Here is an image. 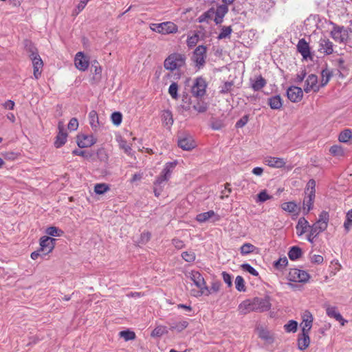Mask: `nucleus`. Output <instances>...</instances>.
I'll return each mask as SVG.
<instances>
[{"label":"nucleus","mask_w":352,"mask_h":352,"mask_svg":"<svg viewBox=\"0 0 352 352\" xmlns=\"http://www.w3.org/2000/svg\"><path fill=\"white\" fill-rule=\"evenodd\" d=\"M214 13V10L213 8L209 9L208 11L203 13L198 18V21L199 23L208 22V19H211Z\"/></svg>","instance_id":"e433bc0d"},{"label":"nucleus","mask_w":352,"mask_h":352,"mask_svg":"<svg viewBox=\"0 0 352 352\" xmlns=\"http://www.w3.org/2000/svg\"><path fill=\"white\" fill-rule=\"evenodd\" d=\"M175 162H168L165 164L160 175L157 177L154 182V194L158 197L162 191L163 187L170 177L173 169L175 167Z\"/></svg>","instance_id":"f03ea898"},{"label":"nucleus","mask_w":352,"mask_h":352,"mask_svg":"<svg viewBox=\"0 0 352 352\" xmlns=\"http://www.w3.org/2000/svg\"><path fill=\"white\" fill-rule=\"evenodd\" d=\"M46 233L52 236H60L63 234V231L56 227L51 226L47 228Z\"/></svg>","instance_id":"c03bdc74"},{"label":"nucleus","mask_w":352,"mask_h":352,"mask_svg":"<svg viewBox=\"0 0 352 352\" xmlns=\"http://www.w3.org/2000/svg\"><path fill=\"white\" fill-rule=\"evenodd\" d=\"M266 165L272 168H280L285 166L286 162L283 158L267 156L264 159Z\"/></svg>","instance_id":"aec40b11"},{"label":"nucleus","mask_w":352,"mask_h":352,"mask_svg":"<svg viewBox=\"0 0 352 352\" xmlns=\"http://www.w3.org/2000/svg\"><path fill=\"white\" fill-rule=\"evenodd\" d=\"M168 333L167 328L165 326H158L155 327L152 333L151 336L153 337H161L162 336Z\"/></svg>","instance_id":"f704fd0d"},{"label":"nucleus","mask_w":352,"mask_h":352,"mask_svg":"<svg viewBox=\"0 0 352 352\" xmlns=\"http://www.w3.org/2000/svg\"><path fill=\"white\" fill-rule=\"evenodd\" d=\"M248 120L249 116L245 115L236 122L235 126L236 128H242L248 123Z\"/></svg>","instance_id":"13d9d810"},{"label":"nucleus","mask_w":352,"mask_h":352,"mask_svg":"<svg viewBox=\"0 0 352 352\" xmlns=\"http://www.w3.org/2000/svg\"><path fill=\"white\" fill-rule=\"evenodd\" d=\"M192 108L198 113H204L208 109V105L204 102H198L193 105Z\"/></svg>","instance_id":"3c124183"},{"label":"nucleus","mask_w":352,"mask_h":352,"mask_svg":"<svg viewBox=\"0 0 352 352\" xmlns=\"http://www.w3.org/2000/svg\"><path fill=\"white\" fill-rule=\"evenodd\" d=\"M177 30V26L170 21L162 23L157 28V32L163 34L175 33Z\"/></svg>","instance_id":"dca6fc26"},{"label":"nucleus","mask_w":352,"mask_h":352,"mask_svg":"<svg viewBox=\"0 0 352 352\" xmlns=\"http://www.w3.org/2000/svg\"><path fill=\"white\" fill-rule=\"evenodd\" d=\"M288 99L292 102H300L303 96V91L301 88L296 86H292L287 91Z\"/></svg>","instance_id":"ddd939ff"},{"label":"nucleus","mask_w":352,"mask_h":352,"mask_svg":"<svg viewBox=\"0 0 352 352\" xmlns=\"http://www.w3.org/2000/svg\"><path fill=\"white\" fill-rule=\"evenodd\" d=\"M228 12V7L226 4H221L217 7L216 10H214V13L216 16H223L224 17L225 15Z\"/></svg>","instance_id":"58836bf2"},{"label":"nucleus","mask_w":352,"mask_h":352,"mask_svg":"<svg viewBox=\"0 0 352 352\" xmlns=\"http://www.w3.org/2000/svg\"><path fill=\"white\" fill-rule=\"evenodd\" d=\"M318 51L324 55H330L333 52V44L327 38H321L318 42Z\"/></svg>","instance_id":"f8f14e48"},{"label":"nucleus","mask_w":352,"mask_h":352,"mask_svg":"<svg viewBox=\"0 0 352 352\" xmlns=\"http://www.w3.org/2000/svg\"><path fill=\"white\" fill-rule=\"evenodd\" d=\"M113 124L116 126H119L122 120V115L119 111L113 112L111 116Z\"/></svg>","instance_id":"49530a36"},{"label":"nucleus","mask_w":352,"mask_h":352,"mask_svg":"<svg viewBox=\"0 0 352 352\" xmlns=\"http://www.w3.org/2000/svg\"><path fill=\"white\" fill-rule=\"evenodd\" d=\"M198 39L199 36L197 34L188 37L187 39V45L189 47H194L197 44Z\"/></svg>","instance_id":"bf43d9fd"},{"label":"nucleus","mask_w":352,"mask_h":352,"mask_svg":"<svg viewBox=\"0 0 352 352\" xmlns=\"http://www.w3.org/2000/svg\"><path fill=\"white\" fill-rule=\"evenodd\" d=\"M235 287L239 292H245L246 287L245 285V281L242 276H237L235 278Z\"/></svg>","instance_id":"ea45409f"},{"label":"nucleus","mask_w":352,"mask_h":352,"mask_svg":"<svg viewBox=\"0 0 352 352\" xmlns=\"http://www.w3.org/2000/svg\"><path fill=\"white\" fill-rule=\"evenodd\" d=\"M302 318V322L300 324L302 329V333H309L312 327L313 316L309 311H306L303 313Z\"/></svg>","instance_id":"4468645a"},{"label":"nucleus","mask_w":352,"mask_h":352,"mask_svg":"<svg viewBox=\"0 0 352 352\" xmlns=\"http://www.w3.org/2000/svg\"><path fill=\"white\" fill-rule=\"evenodd\" d=\"M210 219L212 221H217L220 219V217L213 210H209L206 212L199 213L196 217V220L199 223H204Z\"/></svg>","instance_id":"5701e85b"},{"label":"nucleus","mask_w":352,"mask_h":352,"mask_svg":"<svg viewBox=\"0 0 352 352\" xmlns=\"http://www.w3.org/2000/svg\"><path fill=\"white\" fill-rule=\"evenodd\" d=\"M72 154L74 155L82 156L85 158H89V157H91V153H89L86 152L85 151H82V150H78V149L74 150L72 151Z\"/></svg>","instance_id":"0e129e2a"},{"label":"nucleus","mask_w":352,"mask_h":352,"mask_svg":"<svg viewBox=\"0 0 352 352\" xmlns=\"http://www.w3.org/2000/svg\"><path fill=\"white\" fill-rule=\"evenodd\" d=\"M306 75H307V73H306L305 69H302L298 74H297L296 79H295V82L298 84L301 83L303 81V80L305 79Z\"/></svg>","instance_id":"338daca9"},{"label":"nucleus","mask_w":352,"mask_h":352,"mask_svg":"<svg viewBox=\"0 0 352 352\" xmlns=\"http://www.w3.org/2000/svg\"><path fill=\"white\" fill-rule=\"evenodd\" d=\"M321 75H322L321 83H322V86H324L329 82V81L331 78V73L329 69H322V71L321 72Z\"/></svg>","instance_id":"09e8293b"},{"label":"nucleus","mask_w":352,"mask_h":352,"mask_svg":"<svg viewBox=\"0 0 352 352\" xmlns=\"http://www.w3.org/2000/svg\"><path fill=\"white\" fill-rule=\"evenodd\" d=\"M55 239L50 236H44L40 239V249L42 254L45 256L50 253L54 248Z\"/></svg>","instance_id":"9d476101"},{"label":"nucleus","mask_w":352,"mask_h":352,"mask_svg":"<svg viewBox=\"0 0 352 352\" xmlns=\"http://www.w3.org/2000/svg\"><path fill=\"white\" fill-rule=\"evenodd\" d=\"M232 32L231 26H223L221 28V32L217 36L219 40L229 37Z\"/></svg>","instance_id":"79ce46f5"},{"label":"nucleus","mask_w":352,"mask_h":352,"mask_svg":"<svg viewBox=\"0 0 352 352\" xmlns=\"http://www.w3.org/2000/svg\"><path fill=\"white\" fill-rule=\"evenodd\" d=\"M330 153L336 157H342L344 155V149L341 146L333 145L329 149Z\"/></svg>","instance_id":"c9c22d12"},{"label":"nucleus","mask_w":352,"mask_h":352,"mask_svg":"<svg viewBox=\"0 0 352 352\" xmlns=\"http://www.w3.org/2000/svg\"><path fill=\"white\" fill-rule=\"evenodd\" d=\"M178 146L184 151H190L196 146V144L190 135H184L178 140Z\"/></svg>","instance_id":"2eb2a0df"},{"label":"nucleus","mask_w":352,"mask_h":352,"mask_svg":"<svg viewBox=\"0 0 352 352\" xmlns=\"http://www.w3.org/2000/svg\"><path fill=\"white\" fill-rule=\"evenodd\" d=\"M243 270L249 272L250 274L257 276L258 275V272L248 263H244L241 265Z\"/></svg>","instance_id":"5fc2aeb1"},{"label":"nucleus","mask_w":352,"mask_h":352,"mask_svg":"<svg viewBox=\"0 0 352 352\" xmlns=\"http://www.w3.org/2000/svg\"><path fill=\"white\" fill-rule=\"evenodd\" d=\"M270 308V298L269 296H265L264 298L256 297L252 299L245 300L239 304L238 310L241 314L245 315L252 311H267Z\"/></svg>","instance_id":"f257e3e1"},{"label":"nucleus","mask_w":352,"mask_h":352,"mask_svg":"<svg viewBox=\"0 0 352 352\" xmlns=\"http://www.w3.org/2000/svg\"><path fill=\"white\" fill-rule=\"evenodd\" d=\"M352 138V130L344 129L342 131L338 137V140L341 142H347Z\"/></svg>","instance_id":"72a5a7b5"},{"label":"nucleus","mask_w":352,"mask_h":352,"mask_svg":"<svg viewBox=\"0 0 352 352\" xmlns=\"http://www.w3.org/2000/svg\"><path fill=\"white\" fill-rule=\"evenodd\" d=\"M178 85L176 82H172L168 88V94L170 95L172 98H178Z\"/></svg>","instance_id":"de8ad7c7"},{"label":"nucleus","mask_w":352,"mask_h":352,"mask_svg":"<svg viewBox=\"0 0 352 352\" xmlns=\"http://www.w3.org/2000/svg\"><path fill=\"white\" fill-rule=\"evenodd\" d=\"M288 263L287 258L285 256L283 258H280L278 261H275L274 267L276 269L280 270L285 267Z\"/></svg>","instance_id":"4d7b16f0"},{"label":"nucleus","mask_w":352,"mask_h":352,"mask_svg":"<svg viewBox=\"0 0 352 352\" xmlns=\"http://www.w3.org/2000/svg\"><path fill=\"white\" fill-rule=\"evenodd\" d=\"M151 239V233L148 232H143L141 234L140 236V243H146L148 242Z\"/></svg>","instance_id":"774afa93"},{"label":"nucleus","mask_w":352,"mask_h":352,"mask_svg":"<svg viewBox=\"0 0 352 352\" xmlns=\"http://www.w3.org/2000/svg\"><path fill=\"white\" fill-rule=\"evenodd\" d=\"M281 208L283 210L288 212L289 213H296V215L298 214L300 210V208L294 201H289L282 204Z\"/></svg>","instance_id":"7c9ffc66"},{"label":"nucleus","mask_w":352,"mask_h":352,"mask_svg":"<svg viewBox=\"0 0 352 352\" xmlns=\"http://www.w3.org/2000/svg\"><path fill=\"white\" fill-rule=\"evenodd\" d=\"M32 56L34 67V76L35 78L38 79L41 76V72H39V69L43 66V61L37 54L32 53Z\"/></svg>","instance_id":"393cba45"},{"label":"nucleus","mask_w":352,"mask_h":352,"mask_svg":"<svg viewBox=\"0 0 352 352\" xmlns=\"http://www.w3.org/2000/svg\"><path fill=\"white\" fill-rule=\"evenodd\" d=\"M329 221V214L327 211L323 210L319 214L318 220L312 226L322 232L327 228Z\"/></svg>","instance_id":"9b49d317"},{"label":"nucleus","mask_w":352,"mask_h":352,"mask_svg":"<svg viewBox=\"0 0 352 352\" xmlns=\"http://www.w3.org/2000/svg\"><path fill=\"white\" fill-rule=\"evenodd\" d=\"M327 315L334 318L336 320L340 322L342 326H344L347 320H344L341 314L338 311L337 308L333 306L325 305Z\"/></svg>","instance_id":"412c9836"},{"label":"nucleus","mask_w":352,"mask_h":352,"mask_svg":"<svg viewBox=\"0 0 352 352\" xmlns=\"http://www.w3.org/2000/svg\"><path fill=\"white\" fill-rule=\"evenodd\" d=\"M194 284L199 289V296L202 294L209 295L210 292L206 286V281L200 272L198 271H191L188 273V276Z\"/></svg>","instance_id":"20e7f679"},{"label":"nucleus","mask_w":352,"mask_h":352,"mask_svg":"<svg viewBox=\"0 0 352 352\" xmlns=\"http://www.w3.org/2000/svg\"><path fill=\"white\" fill-rule=\"evenodd\" d=\"M207 48L204 45H199L193 52L192 60L199 69L206 63Z\"/></svg>","instance_id":"0eeeda50"},{"label":"nucleus","mask_w":352,"mask_h":352,"mask_svg":"<svg viewBox=\"0 0 352 352\" xmlns=\"http://www.w3.org/2000/svg\"><path fill=\"white\" fill-rule=\"evenodd\" d=\"M96 142L92 135H80L78 136L77 144L80 148L89 147Z\"/></svg>","instance_id":"f3484780"},{"label":"nucleus","mask_w":352,"mask_h":352,"mask_svg":"<svg viewBox=\"0 0 352 352\" xmlns=\"http://www.w3.org/2000/svg\"><path fill=\"white\" fill-rule=\"evenodd\" d=\"M310 278L309 274L298 269H292L288 274V280L296 283H306Z\"/></svg>","instance_id":"1a4fd4ad"},{"label":"nucleus","mask_w":352,"mask_h":352,"mask_svg":"<svg viewBox=\"0 0 352 352\" xmlns=\"http://www.w3.org/2000/svg\"><path fill=\"white\" fill-rule=\"evenodd\" d=\"M170 327V330L176 332H182L184 330L188 325V322L187 320H173L168 322Z\"/></svg>","instance_id":"b1692460"},{"label":"nucleus","mask_w":352,"mask_h":352,"mask_svg":"<svg viewBox=\"0 0 352 352\" xmlns=\"http://www.w3.org/2000/svg\"><path fill=\"white\" fill-rule=\"evenodd\" d=\"M309 227L308 221L305 217H300L296 226V234L298 236H301L305 233L307 228Z\"/></svg>","instance_id":"bb28decb"},{"label":"nucleus","mask_w":352,"mask_h":352,"mask_svg":"<svg viewBox=\"0 0 352 352\" xmlns=\"http://www.w3.org/2000/svg\"><path fill=\"white\" fill-rule=\"evenodd\" d=\"M255 247L251 243H245L241 247V253L246 255L254 252Z\"/></svg>","instance_id":"8fccbe9b"},{"label":"nucleus","mask_w":352,"mask_h":352,"mask_svg":"<svg viewBox=\"0 0 352 352\" xmlns=\"http://www.w3.org/2000/svg\"><path fill=\"white\" fill-rule=\"evenodd\" d=\"M301 256L302 250L297 246H293L292 248H291L290 250L288 252V256L292 261H295L299 258Z\"/></svg>","instance_id":"473e14b6"},{"label":"nucleus","mask_w":352,"mask_h":352,"mask_svg":"<svg viewBox=\"0 0 352 352\" xmlns=\"http://www.w3.org/2000/svg\"><path fill=\"white\" fill-rule=\"evenodd\" d=\"M251 87L254 91L261 90L266 85V80L261 76H256L254 79H250Z\"/></svg>","instance_id":"c756f323"},{"label":"nucleus","mask_w":352,"mask_h":352,"mask_svg":"<svg viewBox=\"0 0 352 352\" xmlns=\"http://www.w3.org/2000/svg\"><path fill=\"white\" fill-rule=\"evenodd\" d=\"M296 47L297 51L302 55L304 59L311 57L310 47L305 38H301L298 41Z\"/></svg>","instance_id":"6ab92c4d"},{"label":"nucleus","mask_w":352,"mask_h":352,"mask_svg":"<svg viewBox=\"0 0 352 352\" xmlns=\"http://www.w3.org/2000/svg\"><path fill=\"white\" fill-rule=\"evenodd\" d=\"M267 103L270 108L274 110H279L283 107V100L279 95L269 98Z\"/></svg>","instance_id":"cd10ccee"},{"label":"nucleus","mask_w":352,"mask_h":352,"mask_svg":"<svg viewBox=\"0 0 352 352\" xmlns=\"http://www.w3.org/2000/svg\"><path fill=\"white\" fill-rule=\"evenodd\" d=\"M59 132L56 137V140L54 142V146L56 148H60L63 146L67 142V134L64 131L63 129L60 126V124L58 125Z\"/></svg>","instance_id":"a878e982"},{"label":"nucleus","mask_w":352,"mask_h":352,"mask_svg":"<svg viewBox=\"0 0 352 352\" xmlns=\"http://www.w3.org/2000/svg\"><path fill=\"white\" fill-rule=\"evenodd\" d=\"M333 25L332 30L330 32L331 38L339 43H346L349 38V32L343 26H340L334 23H331Z\"/></svg>","instance_id":"423d86ee"},{"label":"nucleus","mask_w":352,"mask_h":352,"mask_svg":"<svg viewBox=\"0 0 352 352\" xmlns=\"http://www.w3.org/2000/svg\"><path fill=\"white\" fill-rule=\"evenodd\" d=\"M272 197L267 193L265 190L261 191L257 195L256 202H265V201L270 199Z\"/></svg>","instance_id":"603ef678"},{"label":"nucleus","mask_w":352,"mask_h":352,"mask_svg":"<svg viewBox=\"0 0 352 352\" xmlns=\"http://www.w3.org/2000/svg\"><path fill=\"white\" fill-rule=\"evenodd\" d=\"M74 63L76 68L80 71H85L89 67V60L81 52L76 54Z\"/></svg>","instance_id":"4be33fe9"},{"label":"nucleus","mask_w":352,"mask_h":352,"mask_svg":"<svg viewBox=\"0 0 352 352\" xmlns=\"http://www.w3.org/2000/svg\"><path fill=\"white\" fill-rule=\"evenodd\" d=\"M185 64V57L180 54H172L164 60V67L170 71L178 69Z\"/></svg>","instance_id":"39448f33"},{"label":"nucleus","mask_w":352,"mask_h":352,"mask_svg":"<svg viewBox=\"0 0 352 352\" xmlns=\"http://www.w3.org/2000/svg\"><path fill=\"white\" fill-rule=\"evenodd\" d=\"M78 126V121L76 118H73L69 120L68 124V129L70 131H76Z\"/></svg>","instance_id":"680f3d73"},{"label":"nucleus","mask_w":352,"mask_h":352,"mask_svg":"<svg viewBox=\"0 0 352 352\" xmlns=\"http://www.w3.org/2000/svg\"><path fill=\"white\" fill-rule=\"evenodd\" d=\"M310 344V338L309 333H301L298 336V349L301 351L306 349Z\"/></svg>","instance_id":"c85d7f7f"},{"label":"nucleus","mask_w":352,"mask_h":352,"mask_svg":"<svg viewBox=\"0 0 352 352\" xmlns=\"http://www.w3.org/2000/svg\"><path fill=\"white\" fill-rule=\"evenodd\" d=\"M162 120L166 126H171L173 123L171 112L170 111H165L162 114Z\"/></svg>","instance_id":"37998d69"},{"label":"nucleus","mask_w":352,"mask_h":352,"mask_svg":"<svg viewBox=\"0 0 352 352\" xmlns=\"http://www.w3.org/2000/svg\"><path fill=\"white\" fill-rule=\"evenodd\" d=\"M109 190V187L106 184H96L94 186V192L98 195H102Z\"/></svg>","instance_id":"a19ab883"},{"label":"nucleus","mask_w":352,"mask_h":352,"mask_svg":"<svg viewBox=\"0 0 352 352\" xmlns=\"http://www.w3.org/2000/svg\"><path fill=\"white\" fill-rule=\"evenodd\" d=\"M119 334L125 341L132 340L135 338V333L129 330L122 331Z\"/></svg>","instance_id":"a18cd8bd"},{"label":"nucleus","mask_w":352,"mask_h":352,"mask_svg":"<svg viewBox=\"0 0 352 352\" xmlns=\"http://www.w3.org/2000/svg\"><path fill=\"white\" fill-rule=\"evenodd\" d=\"M207 83L202 77L197 78L191 88L192 94L197 98H201L206 94Z\"/></svg>","instance_id":"6e6552de"},{"label":"nucleus","mask_w":352,"mask_h":352,"mask_svg":"<svg viewBox=\"0 0 352 352\" xmlns=\"http://www.w3.org/2000/svg\"><path fill=\"white\" fill-rule=\"evenodd\" d=\"M182 257L186 262H193L195 259V254L193 252H184L182 254Z\"/></svg>","instance_id":"6e6d98bb"},{"label":"nucleus","mask_w":352,"mask_h":352,"mask_svg":"<svg viewBox=\"0 0 352 352\" xmlns=\"http://www.w3.org/2000/svg\"><path fill=\"white\" fill-rule=\"evenodd\" d=\"M221 274H222V278L223 279V281L228 285V286L229 287H232V276L226 272H223Z\"/></svg>","instance_id":"e2e57ef3"},{"label":"nucleus","mask_w":352,"mask_h":352,"mask_svg":"<svg viewBox=\"0 0 352 352\" xmlns=\"http://www.w3.org/2000/svg\"><path fill=\"white\" fill-rule=\"evenodd\" d=\"M319 87L318 86V77L315 74H310L308 76L304 87V91L306 93L310 92L311 90L318 91Z\"/></svg>","instance_id":"a211bd4d"},{"label":"nucleus","mask_w":352,"mask_h":352,"mask_svg":"<svg viewBox=\"0 0 352 352\" xmlns=\"http://www.w3.org/2000/svg\"><path fill=\"white\" fill-rule=\"evenodd\" d=\"M305 196L302 201V210L304 214H307L314 208V203L316 197V181L311 179L307 184L305 189Z\"/></svg>","instance_id":"7ed1b4c3"},{"label":"nucleus","mask_w":352,"mask_h":352,"mask_svg":"<svg viewBox=\"0 0 352 352\" xmlns=\"http://www.w3.org/2000/svg\"><path fill=\"white\" fill-rule=\"evenodd\" d=\"M119 146L126 153L130 154L131 147L125 140L120 138L119 140Z\"/></svg>","instance_id":"864d4df0"},{"label":"nucleus","mask_w":352,"mask_h":352,"mask_svg":"<svg viewBox=\"0 0 352 352\" xmlns=\"http://www.w3.org/2000/svg\"><path fill=\"white\" fill-rule=\"evenodd\" d=\"M89 124L94 130H96L99 126V119L97 112L92 110L89 113Z\"/></svg>","instance_id":"2f4dec72"},{"label":"nucleus","mask_w":352,"mask_h":352,"mask_svg":"<svg viewBox=\"0 0 352 352\" xmlns=\"http://www.w3.org/2000/svg\"><path fill=\"white\" fill-rule=\"evenodd\" d=\"M233 86L232 82H226L221 87L220 92L222 94H226L230 91L232 87Z\"/></svg>","instance_id":"052dcab7"},{"label":"nucleus","mask_w":352,"mask_h":352,"mask_svg":"<svg viewBox=\"0 0 352 352\" xmlns=\"http://www.w3.org/2000/svg\"><path fill=\"white\" fill-rule=\"evenodd\" d=\"M4 159L13 161L17 158V153L14 152H6L2 153Z\"/></svg>","instance_id":"69168bd1"},{"label":"nucleus","mask_w":352,"mask_h":352,"mask_svg":"<svg viewBox=\"0 0 352 352\" xmlns=\"http://www.w3.org/2000/svg\"><path fill=\"white\" fill-rule=\"evenodd\" d=\"M298 328V322L295 320H291L284 325V329L286 332H296Z\"/></svg>","instance_id":"4c0bfd02"}]
</instances>
